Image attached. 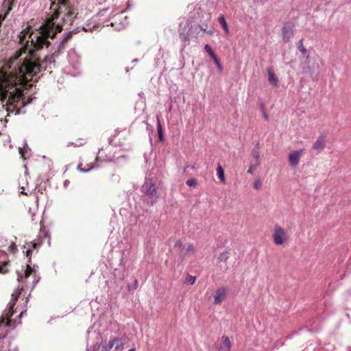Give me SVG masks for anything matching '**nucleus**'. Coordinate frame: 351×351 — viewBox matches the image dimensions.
Returning <instances> with one entry per match:
<instances>
[{"mask_svg":"<svg viewBox=\"0 0 351 351\" xmlns=\"http://www.w3.org/2000/svg\"><path fill=\"white\" fill-rule=\"evenodd\" d=\"M76 18V13L71 8L68 0H56L51 3L49 16L44 21L39 27V32L32 34L31 45L36 50L44 47H49L58 32L63 29V26L69 31L64 34L60 41L53 45V49L60 53L64 47L65 42L68 40L73 34L78 32L79 28L71 29L68 26L71 25Z\"/></svg>","mask_w":351,"mask_h":351,"instance_id":"f03ea898","label":"nucleus"},{"mask_svg":"<svg viewBox=\"0 0 351 351\" xmlns=\"http://www.w3.org/2000/svg\"><path fill=\"white\" fill-rule=\"evenodd\" d=\"M6 271H7L6 265H0V273H5Z\"/></svg>","mask_w":351,"mask_h":351,"instance_id":"e433bc0d","label":"nucleus"},{"mask_svg":"<svg viewBox=\"0 0 351 351\" xmlns=\"http://www.w3.org/2000/svg\"><path fill=\"white\" fill-rule=\"evenodd\" d=\"M60 53H53L45 56L42 62L36 60L33 51L27 49L19 51L8 61L1 71L0 101L11 114H24L23 108L30 104L32 98L25 99L23 83L32 79L38 73L55 66V57Z\"/></svg>","mask_w":351,"mask_h":351,"instance_id":"f257e3e1","label":"nucleus"},{"mask_svg":"<svg viewBox=\"0 0 351 351\" xmlns=\"http://www.w3.org/2000/svg\"><path fill=\"white\" fill-rule=\"evenodd\" d=\"M26 253H27V256H29V254H30V253H31V250H27V252H26Z\"/></svg>","mask_w":351,"mask_h":351,"instance_id":"a19ab883","label":"nucleus"},{"mask_svg":"<svg viewBox=\"0 0 351 351\" xmlns=\"http://www.w3.org/2000/svg\"><path fill=\"white\" fill-rule=\"evenodd\" d=\"M68 61L75 69H78L81 63V58L75 49H70L68 53Z\"/></svg>","mask_w":351,"mask_h":351,"instance_id":"9d476101","label":"nucleus"},{"mask_svg":"<svg viewBox=\"0 0 351 351\" xmlns=\"http://www.w3.org/2000/svg\"><path fill=\"white\" fill-rule=\"evenodd\" d=\"M37 266L34 265L32 267L30 265H27L26 269H21V271H17V280L19 282L18 288L13 292L11 297V300L8 304L7 308L3 311V314L1 317L0 329L3 330L6 327L14 328L18 324L21 323V317L26 310L22 311L17 316L19 319H12L11 317L16 311L14 308L16 302L17 301L19 295L25 287H28L27 279L30 277L32 278V290L40 280V277L37 274Z\"/></svg>","mask_w":351,"mask_h":351,"instance_id":"7ed1b4c3","label":"nucleus"},{"mask_svg":"<svg viewBox=\"0 0 351 351\" xmlns=\"http://www.w3.org/2000/svg\"><path fill=\"white\" fill-rule=\"evenodd\" d=\"M126 258H127V255L125 254V252H122V254H121V258L120 260V265L122 266V267H125V264H126Z\"/></svg>","mask_w":351,"mask_h":351,"instance_id":"c756f323","label":"nucleus"},{"mask_svg":"<svg viewBox=\"0 0 351 351\" xmlns=\"http://www.w3.org/2000/svg\"><path fill=\"white\" fill-rule=\"evenodd\" d=\"M217 175L219 179L222 182H225L226 178L224 175V170L223 167L219 164L217 167Z\"/></svg>","mask_w":351,"mask_h":351,"instance_id":"5701e85b","label":"nucleus"},{"mask_svg":"<svg viewBox=\"0 0 351 351\" xmlns=\"http://www.w3.org/2000/svg\"><path fill=\"white\" fill-rule=\"evenodd\" d=\"M69 184V181L68 180H66L64 182V187H66L68 186V184Z\"/></svg>","mask_w":351,"mask_h":351,"instance_id":"58836bf2","label":"nucleus"},{"mask_svg":"<svg viewBox=\"0 0 351 351\" xmlns=\"http://www.w3.org/2000/svg\"><path fill=\"white\" fill-rule=\"evenodd\" d=\"M297 47H298V49L299 50V51L300 53H302V54L305 56L306 58V59H308L309 58V56H308V51L307 49L304 47V45H303V39H300L298 44H297Z\"/></svg>","mask_w":351,"mask_h":351,"instance_id":"412c9836","label":"nucleus"},{"mask_svg":"<svg viewBox=\"0 0 351 351\" xmlns=\"http://www.w3.org/2000/svg\"><path fill=\"white\" fill-rule=\"evenodd\" d=\"M272 237L274 243L277 245L283 244L288 239L285 230L278 225L274 226Z\"/></svg>","mask_w":351,"mask_h":351,"instance_id":"39448f33","label":"nucleus"},{"mask_svg":"<svg viewBox=\"0 0 351 351\" xmlns=\"http://www.w3.org/2000/svg\"><path fill=\"white\" fill-rule=\"evenodd\" d=\"M26 147H27V143H25V145L24 146V149H23L22 148L19 147V154L21 155V157L23 158H25L24 152L26 149Z\"/></svg>","mask_w":351,"mask_h":351,"instance_id":"c9c22d12","label":"nucleus"},{"mask_svg":"<svg viewBox=\"0 0 351 351\" xmlns=\"http://www.w3.org/2000/svg\"><path fill=\"white\" fill-rule=\"evenodd\" d=\"M186 184L189 186H193V187H195L197 184V180L195 178H192V179H189V180H186Z\"/></svg>","mask_w":351,"mask_h":351,"instance_id":"c85d7f7f","label":"nucleus"},{"mask_svg":"<svg viewBox=\"0 0 351 351\" xmlns=\"http://www.w3.org/2000/svg\"><path fill=\"white\" fill-rule=\"evenodd\" d=\"M303 152L304 150L301 149L293 151L289 154L288 160L292 167H295L298 165L300 158L303 154Z\"/></svg>","mask_w":351,"mask_h":351,"instance_id":"f8f14e48","label":"nucleus"},{"mask_svg":"<svg viewBox=\"0 0 351 351\" xmlns=\"http://www.w3.org/2000/svg\"><path fill=\"white\" fill-rule=\"evenodd\" d=\"M12 339L10 337L3 335L0 338V351H15L16 346H12Z\"/></svg>","mask_w":351,"mask_h":351,"instance_id":"9b49d317","label":"nucleus"},{"mask_svg":"<svg viewBox=\"0 0 351 351\" xmlns=\"http://www.w3.org/2000/svg\"><path fill=\"white\" fill-rule=\"evenodd\" d=\"M226 292L227 289L226 287H223L217 289L214 295V303L216 304H220L225 298Z\"/></svg>","mask_w":351,"mask_h":351,"instance_id":"dca6fc26","label":"nucleus"},{"mask_svg":"<svg viewBox=\"0 0 351 351\" xmlns=\"http://www.w3.org/2000/svg\"><path fill=\"white\" fill-rule=\"evenodd\" d=\"M223 345L217 346L218 351H230L231 348V342L227 336L222 337Z\"/></svg>","mask_w":351,"mask_h":351,"instance_id":"6ab92c4d","label":"nucleus"},{"mask_svg":"<svg viewBox=\"0 0 351 351\" xmlns=\"http://www.w3.org/2000/svg\"><path fill=\"white\" fill-rule=\"evenodd\" d=\"M189 167V165H187L184 167V171H186V169Z\"/></svg>","mask_w":351,"mask_h":351,"instance_id":"79ce46f5","label":"nucleus"},{"mask_svg":"<svg viewBox=\"0 0 351 351\" xmlns=\"http://www.w3.org/2000/svg\"><path fill=\"white\" fill-rule=\"evenodd\" d=\"M213 61H214V62L215 63V64L217 65V68L219 69V70L220 71H222V69H223V67H222L221 64L220 63L219 60L217 58V57L213 59Z\"/></svg>","mask_w":351,"mask_h":351,"instance_id":"473e14b6","label":"nucleus"},{"mask_svg":"<svg viewBox=\"0 0 351 351\" xmlns=\"http://www.w3.org/2000/svg\"><path fill=\"white\" fill-rule=\"evenodd\" d=\"M204 50L208 53V55L210 56V58L213 60L215 58H216V55L214 53V51L212 50L210 46L208 44H206L204 46Z\"/></svg>","mask_w":351,"mask_h":351,"instance_id":"bb28decb","label":"nucleus"},{"mask_svg":"<svg viewBox=\"0 0 351 351\" xmlns=\"http://www.w3.org/2000/svg\"><path fill=\"white\" fill-rule=\"evenodd\" d=\"M293 25L290 23H287L285 24L282 29V39L285 43H287L289 41L291 36L293 35Z\"/></svg>","mask_w":351,"mask_h":351,"instance_id":"ddd939ff","label":"nucleus"},{"mask_svg":"<svg viewBox=\"0 0 351 351\" xmlns=\"http://www.w3.org/2000/svg\"><path fill=\"white\" fill-rule=\"evenodd\" d=\"M156 119H157V130H158V138L160 141H164V135L162 133V125L160 123V119H159L158 116L156 117Z\"/></svg>","mask_w":351,"mask_h":351,"instance_id":"b1692460","label":"nucleus"},{"mask_svg":"<svg viewBox=\"0 0 351 351\" xmlns=\"http://www.w3.org/2000/svg\"><path fill=\"white\" fill-rule=\"evenodd\" d=\"M3 262L4 263H6V260L5 259H6V257H7L6 254H3Z\"/></svg>","mask_w":351,"mask_h":351,"instance_id":"ea45409f","label":"nucleus"},{"mask_svg":"<svg viewBox=\"0 0 351 351\" xmlns=\"http://www.w3.org/2000/svg\"><path fill=\"white\" fill-rule=\"evenodd\" d=\"M101 162V160L98 156H97L95 162L87 165V167H88L87 169L82 168V164H79L77 165V169L80 172L87 173V172L90 171L91 169L99 167L100 165H99V162Z\"/></svg>","mask_w":351,"mask_h":351,"instance_id":"4468645a","label":"nucleus"},{"mask_svg":"<svg viewBox=\"0 0 351 351\" xmlns=\"http://www.w3.org/2000/svg\"><path fill=\"white\" fill-rule=\"evenodd\" d=\"M114 348L113 351H120L123 348V341L120 338H114L103 347L104 351H110Z\"/></svg>","mask_w":351,"mask_h":351,"instance_id":"1a4fd4ad","label":"nucleus"},{"mask_svg":"<svg viewBox=\"0 0 351 351\" xmlns=\"http://www.w3.org/2000/svg\"><path fill=\"white\" fill-rule=\"evenodd\" d=\"M196 277L191 276L189 274L187 275L184 283H189L191 285H193L195 282Z\"/></svg>","mask_w":351,"mask_h":351,"instance_id":"cd10ccee","label":"nucleus"},{"mask_svg":"<svg viewBox=\"0 0 351 351\" xmlns=\"http://www.w3.org/2000/svg\"><path fill=\"white\" fill-rule=\"evenodd\" d=\"M258 166H254V164L253 163V161H250V165L249 166V168L247 169V173L252 174L254 171V170L256 169Z\"/></svg>","mask_w":351,"mask_h":351,"instance_id":"7c9ffc66","label":"nucleus"},{"mask_svg":"<svg viewBox=\"0 0 351 351\" xmlns=\"http://www.w3.org/2000/svg\"><path fill=\"white\" fill-rule=\"evenodd\" d=\"M193 30H195V32H197V34H199L200 31L206 32L210 35H212L213 34V32L212 30H207V29L206 27H204L202 26H199V25L192 27L191 31H193Z\"/></svg>","mask_w":351,"mask_h":351,"instance_id":"393cba45","label":"nucleus"},{"mask_svg":"<svg viewBox=\"0 0 351 351\" xmlns=\"http://www.w3.org/2000/svg\"><path fill=\"white\" fill-rule=\"evenodd\" d=\"M219 23L222 25L226 34L229 33V27L226 23V19L223 14H221L218 18Z\"/></svg>","mask_w":351,"mask_h":351,"instance_id":"4be33fe9","label":"nucleus"},{"mask_svg":"<svg viewBox=\"0 0 351 351\" xmlns=\"http://www.w3.org/2000/svg\"><path fill=\"white\" fill-rule=\"evenodd\" d=\"M268 74V81L271 85L274 87L278 86V78L276 77L275 73L272 71L271 68L267 69Z\"/></svg>","mask_w":351,"mask_h":351,"instance_id":"aec40b11","label":"nucleus"},{"mask_svg":"<svg viewBox=\"0 0 351 351\" xmlns=\"http://www.w3.org/2000/svg\"><path fill=\"white\" fill-rule=\"evenodd\" d=\"M263 117L266 121H268L269 116L265 110H263Z\"/></svg>","mask_w":351,"mask_h":351,"instance_id":"4c0bfd02","label":"nucleus"},{"mask_svg":"<svg viewBox=\"0 0 351 351\" xmlns=\"http://www.w3.org/2000/svg\"><path fill=\"white\" fill-rule=\"evenodd\" d=\"M96 18L97 16L87 21V22L83 26V29L84 32H92L100 27L99 23H97L96 21Z\"/></svg>","mask_w":351,"mask_h":351,"instance_id":"2eb2a0df","label":"nucleus"},{"mask_svg":"<svg viewBox=\"0 0 351 351\" xmlns=\"http://www.w3.org/2000/svg\"><path fill=\"white\" fill-rule=\"evenodd\" d=\"M326 147V139L323 136H319L313 145V149L318 153L321 152Z\"/></svg>","mask_w":351,"mask_h":351,"instance_id":"f3484780","label":"nucleus"},{"mask_svg":"<svg viewBox=\"0 0 351 351\" xmlns=\"http://www.w3.org/2000/svg\"><path fill=\"white\" fill-rule=\"evenodd\" d=\"M84 145V143L83 142H80L79 143H73V142H69L66 145V147H70V146H75V147H80V146H82Z\"/></svg>","mask_w":351,"mask_h":351,"instance_id":"72a5a7b5","label":"nucleus"},{"mask_svg":"<svg viewBox=\"0 0 351 351\" xmlns=\"http://www.w3.org/2000/svg\"><path fill=\"white\" fill-rule=\"evenodd\" d=\"M251 157H252L251 161H253L254 166H259V165L261 163V160H260V151H259V148L258 146L255 147L252 150Z\"/></svg>","mask_w":351,"mask_h":351,"instance_id":"a211bd4d","label":"nucleus"},{"mask_svg":"<svg viewBox=\"0 0 351 351\" xmlns=\"http://www.w3.org/2000/svg\"><path fill=\"white\" fill-rule=\"evenodd\" d=\"M174 247L181 252V256H186L195 252V247L192 243H188L186 246L180 240H177Z\"/></svg>","mask_w":351,"mask_h":351,"instance_id":"6e6552de","label":"nucleus"},{"mask_svg":"<svg viewBox=\"0 0 351 351\" xmlns=\"http://www.w3.org/2000/svg\"><path fill=\"white\" fill-rule=\"evenodd\" d=\"M128 287L129 291L136 289L138 287V280L136 279H135L134 280L133 285H128Z\"/></svg>","mask_w":351,"mask_h":351,"instance_id":"2f4dec72","label":"nucleus"},{"mask_svg":"<svg viewBox=\"0 0 351 351\" xmlns=\"http://www.w3.org/2000/svg\"><path fill=\"white\" fill-rule=\"evenodd\" d=\"M262 185L261 182L259 180H256L254 182V187L255 189H258Z\"/></svg>","mask_w":351,"mask_h":351,"instance_id":"f704fd0d","label":"nucleus"},{"mask_svg":"<svg viewBox=\"0 0 351 351\" xmlns=\"http://www.w3.org/2000/svg\"><path fill=\"white\" fill-rule=\"evenodd\" d=\"M123 11L116 14L113 18V21L110 23V25L119 31L128 24L127 16H123Z\"/></svg>","mask_w":351,"mask_h":351,"instance_id":"0eeeda50","label":"nucleus"},{"mask_svg":"<svg viewBox=\"0 0 351 351\" xmlns=\"http://www.w3.org/2000/svg\"><path fill=\"white\" fill-rule=\"evenodd\" d=\"M228 252L224 251L223 252L221 253L219 256L217 257L218 262H224L226 263L228 259Z\"/></svg>","mask_w":351,"mask_h":351,"instance_id":"a878e982","label":"nucleus"},{"mask_svg":"<svg viewBox=\"0 0 351 351\" xmlns=\"http://www.w3.org/2000/svg\"><path fill=\"white\" fill-rule=\"evenodd\" d=\"M10 247L14 248V247H15V246L12 243V244L10 245Z\"/></svg>","mask_w":351,"mask_h":351,"instance_id":"37998d69","label":"nucleus"},{"mask_svg":"<svg viewBox=\"0 0 351 351\" xmlns=\"http://www.w3.org/2000/svg\"><path fill=\"white\" fill-rule=\"evenodd\" d=\"M192 169H195V167L194 165L191 166Z\"/></svg>","mask_w":351,"mask_h":351,"instance_id":"c03bdc74","label":"nucleus"},{"mask_svg":"<svg viewBox=\"0 0 351 351\" xmlns=\"http://www.w3.org/2000/svg\"><path fill=\"white\" fill-rule=\"evenodd\" d=\"M141 192L147 204L153 206L156 202L158 196L156 188L151 180H145L141 186Z\"/></svg>","mask_w":351,"mask_h":351,"instance_id":"20e7f679","label":"nucleus"},{"mask_svg":"<svg viewBox=\"0 0 351 351\" xmlns=\"http://www.w3.org/2000/svg\"><path fill=\"white\" fill-rule=\"evenodd\" d=\"M320 66L316 62L315 60H313L312 64L311 65V60L306 59V60L302 64V71L304 74H309L313 76V74L319 71Z\"/></svg>","mask_w":351,"mask_h":351,"instance_id":"423d86ee","label":"nucleus"}]
</instances>
